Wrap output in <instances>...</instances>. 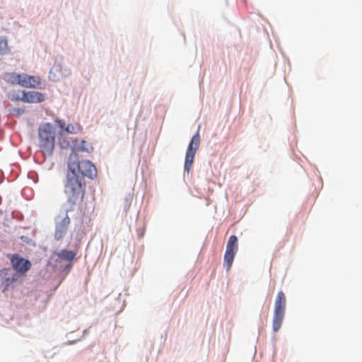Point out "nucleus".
<instances>
[{
	"instance_id": "f257e3e1",
	"label": "nucleus",
	"mask_w": 362,
	"mask_h": 362,
	"mask_svg": "<svg viewBox=\"0 0 362 362\" xmlns=\"http://www.w3.org/2000/svg\"><path fill=\"white\" fill-rule=\"evenodd\" d=\"M64 180V193L69 210L81 205L86 192L85 177L94 179L97 176L95 166L89 160H80L77 150L69 155Z\"/></svg>"
},
{
	"instance_id": "f03ea898",
	"label": "nucleus",
	"mask_w": 362,
	"mask_h": 362,
	"mask_svg": "<svg viewBox=\"0 0 362 362\" xmlns=\"http://www.w3.org/2000/svg\"><path fill=\"white\" fill-rule=\"evenodd\" d=\"M56 129L54 126L45 122L37 130V146L44 157L51 156L55 147Z\"/></svg>"
},
{
	"instance_id": "7ed1b4c3",
	"label": "nucleus",
	"mask_w": 362,
	"mask_h": 362,
	"mask_svg": "<svg viewBox=\"0 0 362 362\" xmlns=\"http://www.w3.org/2000/svg\"><path fill=\"white\" fill-rule=\"evenodd\" d=\"M286 299L284 293L282 291L278 292L274 304V312L272 320V329L276 332L281 328L285 312H286Z\"/></svg>"
},
{
	"instance_id": "20e7f679",
	"label": "nucleus",
	"mask_w": 362,
	"mask_h": 362,
	"mask_svg": "<svg viewBox=\"0 0 362 362\" xmlns=\"http://www.w3.org/2000/svg\"><path fill=\"white\" fill-rule=\"evenodd\" d=\"M238 250V238L233 235L230 236L226 245V250L223 259V267L226 271L230 270L232 267L235 256Z\"/></svg>"
},
{
	"instance_id": "39448f33",
	"label": "nucleus",
	"mask_w": 362,
	"mask_h": 362,
	"mask_svg": "<svg viewBox=\"0 0 362 362\" xmlns=\"http://www.w3.org/2000/svg\"><path fill=\"white\" fill-rule=\"evenodd\" d=\"M201 138L199 132H197L192 138L191 141L187 147L185 160V170L189 172L191 167L193 164L194 156L197 149L200 145Z\"/></svg>"
},
{
	"instance_id": "423d86ee",
	"label": "nucleus",
	"mask_w": 362,
	"mask_h": 362,
	"mask_svg": "<svg viewBox=\"0 0 362 362\" xmlns=\"http://www.w3.org/2000/svg\"><path fill=\"white\" fill-rule=\"evenodd\" d=\"M11 262L13 269L21 274L26 273L31 267L30 262L18 255H13L11 258Z\"/></svg>"
},
{
	"instance_id": "0eeeda50",
	"label": "nucleus",
	"mask_w": 362,
	"mask_h": 362,
	"mask_svg": "<svg viewBox=\"0 0 362 362\" xmlns=\"http://www.w3.org/2000/svg\"><path fill=\"white\" fill-rule=\"evenodd\" d=\"M21 86L28 88H40L41 78L38 76L21 74Z\"/></svg>"
},
{
	"instance_id": "6e6552de",
	"label": "nucleus",
	"mask_w": 362,
	"mask_h": 362,
	"mask_svg": "<svg viewBox=\"0 0 362 362\" xmlns=\"http://www.w3.org/2000/svg\"><path fill=\"white\" fill-rule=\"evenodd\" d=\"M56 124L61 129V132H65L68 134H78L82 132V127L78 122L70 123L66 125V123L62 119H56Z\"/></svg>"
},
{
	"instance_id": "1a4fd4ad",
	"label": "nucleus",
	"mask_w": 362,
	"mask_h": 362,
	"mask_svg": "<svg viewBox=\"0 0 362 362\" xmlns=\"http://www.w3.org/2000/svg\"><path fill=\"white\" fill-rule=\"evenodd\" d=\"M45 100V96L43 93L35 91V90H29L26 91L24 94V101L23 103H42Z\"/></svg>"
},
{
	"instance_id": "9d476101",
	"label": "nucleus",
	"mask_w": 362,
	"mask_h": 362,
	"mask_svg": "<svg viewBox=\"0 0 362 362\" xmlns=\"http://www.w3.org/2000/svg\"><path fill=\"white\" fill-rule=\"evenodd\" d=\"M21 74H17L15 72L6 73L4 75V80L12 85L21 86Z\"/></svg>"
},
{
	"instance_id": "9b49d317",
	"label": "nucleus",
	"mask_w": 362,
	"mask_h": 362,
	"mask_svg": "<svg viewBox=\"0 0 362 362\" xmlns=\"http://www.w3.org/2000/svg\"><path fill=\"white\" fill-rule=\"evenodd\" d=\"M70 223V219L68 216H66V217L62 220V223L59 225L57 228V230L55 233V236L57 239L62 238L65 233L66 232L68 225Z\"/></svg>"
},
{
	"instance_id": "f8f14e48",
	"label": "nucleus",
	"mask_w": 362,
	"mask_h": 362,
	"mask_svg": "<svg viewBox=\"0 0 362 362\" xmlns=\"http://www.w3.org/2000/svg\"><path fill=\"white\" fill-rule=\"evenodd\" d=\"M57 256L62 260L66 262H71L77 255V251H70L67 250H62L57 252Z\"/></svg>"
},
{
	"instance_id": "ddd939ff",
	"label": "nucleus",
	"mask_w": 362,
	"mask_h": 362,
	"mask_svg": "<svg viewBox=\"0 0 362 362\" xmlns=\"http://www.w3.org/2000/svg\"><path fill=\"white\" fill-rule=\"evenodd\" d=\"M25 93V90H13L8 93V98L11 101H24V94Z\"/></svg>"
},
{
	"instance_id": "4468645a",
	"label": "nucleus",
	"mask_w": 362,
	"mask_h": 362,
	"mask_svg": "<svg viewBox=\"0 0 362 362\" xmlns=\"http://www.w3.org/2000/svg\"><path fill=\"white\" fill-rule=\"evenodd\" d=\"M9 51L6 38L0 37V55L6 54Z\"/></svg>"
},
{
	"instance_id": "2eb2a0df",
	"label": "nucleus",
	"mask_w": 362,
	"mask_h": 362,
	"mask_svg": "<svg viewBox=\"0 0 362 362\" xmlns=\"http://www.w3.org/2000/svg\"><path fill=\"white\" fill-rule=\"evenodd\" d=\"M87 145H88V144L86 141H82L80 146L78 148L77 150H79L81 151H88Z\"/></svg>"
},
{
	"instance_id": "dca6fc26",
	"label": "nucleus",
	"mask_w": 362,
	"mask_h": 362,
	"mask_svg": "<svg viewBox=\"0 0 362 362\" xmlns=\"http://www.w3.org/2000/svg\"><path fill=\"white\" fill-rule=\"evenodd\" d=\"M132 200V197L130 195L124 199V207L126 210L130 207Z\"/></svg>"
},
{
	"instance_id": "f3484780",
	"label": "nucleus",
	"mask_w": 362,
	"mask_h": 362,
	"mask_svg": "<svg viewBox=\"0 0 362 362\" xmlns=\"http://www.w3.org/2000/svg\"><path fill=\"white\" fill-rule=\"evenodd\" d=\"M12 112L18 116H21L24 112V110L23 108L16 107L13 109Z\"/></svg>"
}]
</instances>
